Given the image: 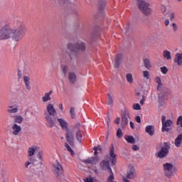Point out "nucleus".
Masks as SVG:
<instances>
[{
  "instance_id": "obj_1",
  "label": "nucleus",
  "mask_w": 182,
  "mask_h": 182,
  "mask_svg": "<svg viewBox=\"0 0 182 182\" xmlns=\"http://www.w3.org/2000/svg\"><path fill=\"white\" fill-rule=\"evenodd\" d=\"M13 27L14 29H11L6 26L0 30V41H5L6 39H9V38H11L16 42H19V41L22 40L28 30L23 22L21 21V18H14Z\"/></svg>"
},
{
  "instance_id": "obj_2",
  "label": "nucleus",
  "mask_w": 182,
  "mask_h": 182,
  "mask_svg": "<svg viewBox=\"0 0 182 182\" xmlns=\"http://www.w3.org/2000/svg\"><path fill=\"white\" fill-rule=\"evenodd\" d=\"M86 52V43L84 42L80 43H69L67 46L66 53L68 56L65 59V63H71L72 60L77 58V53Z\"/></svg>"
},
{
  "instance_id": "obj_3",
  "label": "nucleus",
  "mask_w": 182,
  "mask_h": 182,
  "mask_svg": "<svg viewBox=\"0 0 182 182\" xmlns=\"http://www.w3.org/2000/svg\"><path fill=\"white\" fill-rule=\"evenodd\" d=\"M47 112H44V116L46 122L48 123L49 127L52 128L56 124V119H53L58 113L56 109L53 107V105L48 104L46 108Z\"/></svg>"
},
{
  "instance_id": "obj_4",
  "label": "nucleus",
  "mask_w": 182,
  "mask_h": 182,
  "mask_svg": "<svg viewBox=\"0 0 182 182\" xmlns=\"http://www.w3.org/2000/svg\"><path fill=\"white\" fill-rule=\"evenodd\" d=\"M138 6V9L145 15V16H150L153 14V9L150 8V4L146 2L144 0H135Z\"/></svg>"
},
{
  "instance_id": "obj_5",
  "label": "nucleus",
  "mask_w": 182,
  "mask_h": 182,
  "mask_svg": "<svg viewBox=\"0 0 182 182\" xmlns=\"http://www.w3.org/2000/svg\"><path fill=\"white\" fill-rule=\"evenodd\" d=\"M163 168L164 171L165 177L167 178H171V177L177 174V167H175L174 165L171 163H166L163 165Z\"/></svg>"
},
{
  "instance_id": "obj_6",
  "label": "nucleus",
  "mask_w": 182,
  "mask_h": 182,
  "mask_svg": "<svg viewBox=\"0 0 182 182\" xmlns=\"http://www.w3.org/2000/svg\"><path fill=\"white\" fill-rule=\"evenodd\" d=\"M53 172L54 173L58 180H60V181H62V180H64L65 175L63 167H62V165L59 164L58 161H57L56 163L53 164Z\"/></svg>"
},
{
  "instance_id": "obj_7",
  "label": "nucleus",
  "mask_w": 182,
  "mask_h": 182,
  "mask_svg": "<svg viewBox=\"0 0 182 182\" xmlns=\"http://www.w3.org/2000/svg\"><path fill=\"white\" fill-rule=\"evenodd\" d=\"M132 119L130 117V112L127 109L121 111V127L122 129H126V126L129 124V121Z\"/></svg>"
},
{
  "instance_id": "obj_8",
  "label": "nucleus",
  "mask_w": 182,
  "mask_h": 182,
  "mask_svg": "<svg viewBox=\"0 0 182 182\" xmlns=\"http://www.w3.org/2000/svg\"><path fill=\"white\" fill-rule=\"evenodd\" d=\"M171 149L170 142H164V146H161V150L157 153L159 159H164L168 156L169 150Z\"/></svg>"
},
{
  "instance_id": "obj_9",
  "label": "nucleus",
  "mask_w": 182,
  "mask_h": 182,
  "mask_svg": "<svg viewBox=\"0 0 182 182\" xmlns=\"http://www.w3.org/2000/svg\"><path fill=\"white\" fill-rule=\"evenodd\" d=\"M93 150L95 156H92L87 159H84L82 161V163H85V164H92L94 166H96V164L99 163V160L100 158L99 157V156H97V154H99V152L97 151V148L94 147Z\"/></svg>"
},
{
  "instance_id": "obj_10",
  "label": "nucleus",
  "mask_w": 182,
  "mask_h": 182,
  "mask_svg": "<svg viewBox=\"0 0 182 182\" xmlns=\"http://www.w3.org/2000/svg\"><path fill=\"white\" fill-rule=\"evenodd\" d=\"M168 96V90L164 88L161 90V92L158 95V102L161 107L164 106L166 100H167Z\"/></svg>"
},
{
  "instance_id": "obj_11",
  "label": "nucleus",
  "mask_w": 182,
  "mask_h": 182,
  "mask_svg": "<svg viewBox=\"0 0 182 182\" xmlns=\"http://www.w3.org/2000/svg\"><path fill=\"white\" fill-rule=\"evenodd\" d=\"M161 122H162L161 132L163 133H164V132H167V133H168V132L171 130V129H170L169 127H171V124H173V121L171 119H167L166 121V115H162Z\"/></svg>"
},
{
  "instance_id": "obj_12",
  "label": "nucleus",
  "mask_w": 182,
  "mask_h": 182,
  "mask_svg": "<svg viewBox=\"0 0 182 182\" xmlns=\"http://www.w3.org/2000/svg\"><path fill=\"white\" fill-rule=\"evenodd\" d=\"M65 139L71 147H75V134L69 129H67L65 133Z\"/></svg>"
},
{
  "instance_id": "obj_13",
  "label": "nucleus",
  "mask_w": 182,
  "mask_h": 182,
  "mask_svg": "<svg viewBox=\"0 0 182 182\" xmlns=\"http://www.w3.org/2000/svg\"><path fill=\"white\" fill-rule=\"evenodd\" d=\"M100 35V27L96 26L94 31L91 33V37L90 38V43H93L96 41V37Z\"/></svg>"
},
{
  "instance_id": "obj_14",
  "label": "nucleus",
  "mask_w": 182,
  "mask_h": 182,
  "mask_svg": "<svg viewBox=\"0 0 182 182\" xmlns=\"http://www.w3.org/2000/svg\"><path fill=\"white\" fill-rule=\"evenodd\" d=\"M136 176H137V173H136V169L134 168V166H133L132 165H130L129 170L127 171V178L133 180V178H136Z\"/></svg>"
},
{
  "instance_id": "obj_15",
  "label": "nucleus",
  "mask_w": 182,
  "mask_h": 182,
  "mask_svg": "<svg viewBox=\"0 0 182 182\" xmlns=\"http://www.w3.org/2000/svg\"><path fill=\"white\" fill-rule=\"evenodd\" d=\"M109 156L112 158L111 161L114 166L116 164V157H117V155L114 154V146L113 144H111V147L109 148Z\"/></svg>"
},
{
  "instance_id": "obj_16",
  "label": "nucleus",
  "mask_w": 182,
  "mask_h": 182,
  "mask_svg": "<svg viewBox=\"0 0 182 182\" xmlns=\"http://www.w3.org/2000/svg\"><path fill=\"white\" fill-rule=\"evenodd\" d=\"M68 80L70 85H75L77 82V76L75 72H70L68 73Z\"/></svg>"
},
{
  "instance_id": "obj_17",
  "label": "nucleus",
  "mask_w": 182,
  "mask_h": 182,
  "mask_svg": "<svg viewBox=\"0 0 182 182\" xmlns=\"http://www.w3.org/2000/svg\"><path fill=\"white\" fill-rule=\"evenodd\" d=\"M123 54H117L115 58L114 68H117L120 66V63L123 61Z\"/></svg>"
},
{
  "instance_id": "obj_18",
  "label": "nucleus",
  "mask_w": 182,
  "mask_h": 182,
  "mask_svg": "<svg viewBox=\"0 0 182 182\" xmlns=\"http://www.w3.org/2000/svg\"><path fill=\"white\" fill-rule=\"evenodd\" d=\"M174 62L178 66L182 65V53H178L175 55Z\"/></svg>"
},
{
  "instance_id": "obj_19",
  "label": "nucleus",
  "mask_w": 182,
  "mask_h": 182,
  "mask_svg": "<svg viewBox=\"0 0 182 182\" xmlns=\"http://www.w3.org/2000/svg\"><path fill=\"white\" fill-rule=\"evenodd\" d=\"M12 130L13 134H14V136H18V134H19V132L22 130V128L17 124H14L12 126Z\"/></svg>"
},
{
  "instance_id": "obj_20",
  "label": "nucleus",
  "mask_w": 182,
  "mask_h": 182,
  "mask_svg": "<svg viewBox=\"0 0 182 182\" xmlns=\"http://www.w3.org/2000/svg\"><path fill=\"white\" fill-rule=\"evenodd\" d=\"M57 120H58V123L60 124V126L62 127L63 130L68 131V122L62 118H58Z\"/></svg>"
},
{
  "instance_id": "obj_21",
  "label": "nucleus",
  "mask_w": 182,
  "mask_h": 182,
  "mask_svg": "<svg viewBox=\"0 0 182 182\" xmlns=\"http://www.w3.org/2000/svg\"><path fill=\"white\" fill-rule=\"evenodd\" d=\"M58 2L60 5H63L65 11H68V9L70 8V4L69 3V0H58Z\"/></svg>"
},
{
  "instance_id": "obj_22",
  "label": "nucleus",
  "mask_w": 182,
  "mask_h": 182,
  "mask_svg": "<svg viewBox=\"0 0 182 182\" xmlns=\"http://www.w3.org/2000/svg\"><path fill=\"white\" fill-rule=\"evenodd\" d=\"M182 142V134L178 135V136L174 140V145L176 147H181Z\"/></svg>"
},
{
  "instance_id": "obj_23",
  "label": "nucleus",
  "mask_w": 182,
  "mask_h": 182,
  "mask_svg": "<svg viewBox=\"0 0 182 182\" xmlns=\"http://www.w3.org/2000/svg\"><path fill=\"white\" fill-rule=\"evenodd\" d=\"M145 132L148 133L149 136H154V127L153 125L146 126Z\"/></svg>"
},
{
  "instance_id": "obj_24",
  "label": "nucleus",
  "mask_w": 182,
  "mask_h": 182,
  "mask_svg": "<svg viewBox=\"0 0 182 182\" xmlns=\"http://www.w3.org/2000/svg\"><path fill=\"white\" fill-rule=\"evenodd\" d=\"M124 139L127 143H129L130 144H134V143H136V139L132 135H125Z\"/></svg>"
},
{
  "instance_id": "obj_25",
  "label": "nucleus",
  "mask_w": 182,
  "mask_h": 182,
  "mask_svg": "<svg viewBox=\"0 0 182 182\" xmlns=\"http://www.w3.org/2000/svg\"><path fill=\"white\" fill-rule=\"evenodd\" d=\"M100 166L103 170H107L108 167L110 166V164L109 163V161L104 160L101 161Z\"/></svg>"
},
{
  "instance_id": "obj_26",
  "label": "nucleus",
  "mask_w": 182,
  "mask_h": 182,
  "mask_svg": "<svg viewBox=\"0 0 182 182\" xmlns=\"http://www.w3.org/2000/svg\"><path fill=\"white\" fill-rule=\"evenodd\" d=\"M23 81L25 82L26 90H31V81H30L29 77L24 76L23 77Z\"/></svg>"
},
{
  "instance_id": "obj_27",
  "label": "nucleus",
  "mask_w": 182,
  "mask_h": 182,
  "mask_svg": "<svg viewBox=\"0 0 182 182\" xmlns=\"http://www.w3.org/2000/svg\"><path fill=\"white\" fill-rule=\"evenodd\" d=\"M53 93V90H50L48 92H46L45 95L42 97L43 102H48L50 100V95Z\"/></svg>"
},
{
  "instance_id": "obj_28",
  "label": "nucleus",
  "mask_w": 182,
  "mask_h": 182,
  "mask_svg": "<svg viewBox=\"0 0 182 182\" xmlns=\"http://www.w3.org/2000/svg\"><path fill=\"white\" fill-rule=\"evenodd\" d=\"M107 1L106 0H99L98 1V8L100 11H103L106 6Z\"/></svg>"
},
{
  "instance_id": "obj_29",
  "label": "nucleus",
  "mask_w": 182,
  "mask_h": 182,
  "mask_svg": "<svg viewBox=\"0 0 182 182\" xmlns=\"http://www.w3.org/2000/svg\"><path fill=\"white\" fill-rule=\"evenodd\" d=\"M76 139L79 143H82V139H83V132L78 130L76 132Z\"/></svg>"
},
{
  "instance_id": "obj_30",
  "label": "nucleus",
  "mask_w": 182,
  "mask_h": 182,
  "mask_svg": "<svg viewBox=\"0 0 182 182\" xmlns=\"http://www.w3.org/2000/svg\"><path fill=\"white\" fill-rule=\"evenodd\" d=\"M23 122V117L21 115L14 116V122L21 124Z\"/></svg>"
},
{
  "instance_id": "obj_31",
  "label": "nucleus",
  "mask_w": 182,
  "mask_h": 182,
  "mask_svg": "<svg viewBox=\"0 0 182 182\" xmlns=\"http://www.w3.org/2000/svg\"><path fill=\"white\" fill-rule=\"evenodd\" d=\"M144 65L146 69H151V64L150 63V60H149V58H145L144 60Z\"/></svg>"
},
{
  "instance_id": "obj_32",
  "label": "nucleus",
  "mask_w": 182,
  "mask_h": 182,
  "mask_svg": "<svg viewBox=\"0 0 182 182\" xmlns=\"http://www.w3.org/2000/svg\"><path fill=\"white\" fill-rule=\"evenodd\" d=\"M164 58L166 59L167 60H170L171 59V53L168 50H164L163 53Z\"/></svg>"
},
{
  "instance_id": "obj_33",
  "label": "nucleus",
  "mask_w": 182,
  "mask_h": 182,
  "mask_svg": "<svg viewBox=\"0 0 182 182\" xmlns=\"http://www.w3.org/2000/svg\"><path fill=\"white\" fill-rule=\"evenodd\" d=\"M156 82L158 84L157 90H160V88L163 86V82H161V78L160 77H156L155 78Z\"/></svg>"
},
{
  "instance_id": "obj_34",
  "label": "nucleus",
  "mask_w": 182,
  "mask_h": 182,
  "mask_svg": "<svg viewBox=\"0 0 182 182\" xmlns=\"http://www.w3.org/2000/svg\"><path fill=\"white\" fill-rule=\"evenodd\" d=\"M107 97H108L107 105H108V106H112V105H113V97H112L110 93H108Z\"/></svg>"
},
{
  "instance_id": "obj_35",
  "label": "nucleus",
  "mask_w": 182,
  "mask_h": 182,
  "mask_svg": "<svg viewBox=\"0 0 182 182\" xmlns=\"http://www.w3.org/2000/svg\"><path fill=\"white\" fill-rule=\"evenodd\" d=\"M70 114L71 119H76V113L75 112V107H70Z\"/></svg>"
},
{
  "instance_id": "obj_36",
  "label": "nucleus",
  "mask_w": 182,
  "mask_h": 182,
  "mask_svg": "<svg viewBox=\"0 0 182 182\" xmlns=\"http://www.w3.org/2000/svg\"><path fill=\"white\" fill-rule=\"evenodd\" d=\"M62 70H63V73L64 74L65 76H66V75H68V70H69V67L68 65H62Z\"/></svg>"
},
{
  "instance_id": "obj_37",
  "label": "nucleus",
  "mask_w": 182,
  "mask_h": 182,
  "mask_svg": "<svg viewBox=\"0 0 182 182\" xmlns=\"http://www.w3.org/2000/svg\"><path fill=\"white\" fill-rule=\"evenodd\" d=\"M127 82L129 83H133V75L132 73H129L126 76Z\"/></svg>"
},
{
  "instance_id": "obj_38",
  "label": "nucleus",
  "mask_w": 182,
  "mask_h": 182,
  "mask_svg": "<svg viewBox=\"0 0 182 182\" xmlns=\"http://www.w3.org/2000/svg\"><path fill=\"white\" fill-rule=\"evenodd\" d=\"M65 147H66L68 151H70V153L71 154L72 156H73V154H75V151H73V149H72V148L70 147V146H69L68 144V143L65 144Z\"/></svg>"
},
{
  "instance_id": "obj_39",
  "label": "nucleus",
  "mask_w": 182,
  "mask_h": 182,
  "mask_svg": "<svg viewBox=\"0 0 182 182\" xmlns=\"http://www.w3.org/2000/svg\"><path fill=\"white\" fill-rule=\"evenodd\" d=\"M112 122V119L110 118V115H107V127L108 132L110 130V122Z\"/></svg>"
},
{
  "instance_id": "obj_40",
  "label": "nucleus",
  "mask_w": 182,
  "mask_h": 182,
  "mask_svg": "<svg viewBox=\"0 0 182 182\" xmlns=\"http://www.w3.org/2000/svg\"><path fill=\"white\" fill-rule=\"evenodd\" d=\"M134 110H141V106H140V104L136 103L133 105Z\"/></svg>"
},
{
  "instance_id": "obj_41",
  "label": "nucleus",
  "mask_w": 182,
  "mask_h": 182,
  "mask_svg": "<svg viewBox=\"0 0 182 182\" xmlns=\"http://www.w3.org/2000/svg\"><path fill=\"white\" fill-rule=\"evenodd\" d=\"M117 136L119 137V139H121V137H123V132H122V129H118L117 131Z\"/></svg>"
},
{
  "instance_id": "obj_42",
  "label": "nucleus",
  "mask_w": 182,
  "mask_h": 182,
  "mask_svg": "<svg viewBox=\"0 0 182 182\" xmlns=\"http://www.w3.org/2000/svg\"><path fill=\"white\" fill-rule=\"evenodd\" d=\"M177 126H181L182 127V116H179L176 121Z\"/></svg>"
},
{
  "instance_id": "obj_43",
  "label": "nucleus",
  "mask_w": 182,
  "mask_h": 182,
  "mask_svg": "<svg viewBox=\"0 0 182 182\" xmlns=\"http://www.w3.org/2000/svg\"><path fill=\"white\" fill-rule=\"evenodd\" d=\"M113 180H114V174L112 173L107 178V182H113Z\"/></svg>"
},
{
  "instance_id": "obj_44",
  "label": "nucleus",
  "mask_w": 182,
  "mask_h": 182,
  "mask_svg": "<svg viewBox=\"0 0 182 182\" xmlns=\"http://www.w3.org/2000/svg\"><path fill=\"white\" fill-rule=\"evenodd\" d=\"M161 72L164 75H166L167 72H168V69L166 66L161 67Z\"/></svg>"
},
{
  "instance_id": "obj_45",
  "label": "nucleus",
  "mask_w": 182,
  "mask_h": 182,
  "mask_svg": "<svg viewBox=\"0 0 182 182\" xmlns=\"http://www.w3.org/2000/svg\"><path fill=\"white\" fill-rule=\"evenodd\" d=\"M22 70H23V68L18 67V79H21L22 77Z\"/></svg>"
},
{
  "instance_id": "obj_46",
  "label": "nucleus",
  "mask_w": 182,
  "mask_h": 182,
  "mask_svg": "<svg viewBox=\"0 0 182 182\" xmlns=\"http://www.w3.org/2000/svg\"><path fill=\"white\" fill-rule=\"evenodd\" d=\"M35 154V148H29L28 149V156H32Z\"/></svg>"
},
{
  "instance_id": "obj_47",
  "label": "nucleus",
  "mask_w": 182,
  "mask_h": 182,
  "mask_svg": "<svg viewBox=\"0 0 182 182\" xmlns=\"http://www.w3.org/2000/svg\"><path fill=\"white\" fill-rule=\"evenodd\" d=\"M8 113H18V107L7 109Z\"/></svg>"
},
{
  "instance_id": "obj_48",
  "label": "nucleus",
  "mask_w": 182,
  "mask_h": 182,
  "mask_svg": "<svg viewBox=\"0 0 182 182\" xmlns=\"http://www.w3.org/2000/svg\"><path fill=\"white\" fill-rule=\"evenodd\" d=\"M143 75H144V77H146V79H149L150 73H149V71L147 70L143 71Z\"/></svg>"
},
{
  "instance_id": "obj_49",
  "label": "nucleus",
  "mask_w": 182,
  "mask_h": 182,
  "mask_svg": "<svg viewBox=\"0 0 182 182\" xmlns=\"http://www.w3.org/2000/svg\"><path fill=\"white\" fill-rule=\"evenodd\" d=\"M181 128H182L181 126L176 127V132L178 133V135L182 134V133H181L182 129Z\"/></svg>"
},
{
  "instance_id": "obj_50",
  "label": "nucleus",
  "mask_w": 182,
  "mask_h": 182,
  "mask_svg": "<svg viewBox=\"0 0 182 182\" xmlns=\"http://www.w3.org/2000/svg\"><path fill=\"white\" fill-rule=\"evenodd\" d=\"M74 129L75 130L79 131V129H80V123H76L75 125L74 126Z\"/></svg>"
},
{
  "instance_id": "obj_51",
  "label": "nucleus",
  "mask_w": 182,
  "mask_h": 182,
  "mask_svg": "<svg viewBox=\"0 0 182 182\" xmlns=\"http://www.w3.org/2000/svg\"><path fill=\"white\" fill-rule=\"evenodd\" d=\"M135 121L136 123H141V119L140 118V116H136L135 117Z\"/></svg>"
},
{
  "instance_id": "obj_52",
  "label": "nucleus",
  "mask_w": 182,
  "mask_h": 182,
  "mask_svg": "<svg viewBox=\"0 0 182 182\" xmlns=\"http://www.w3.org/2000/svg\"><path fill=\"white\" fill-rule=\"evenodd\" d=\"M115 124H120V117H117V119L114 121Z\"/></svg>"
},
{
  "instance_id": "obj_53",
  "label": "nucleus",
  "mask_w": 182,
  "mask_h": 182,
  "mask_svg": "<svg viewBox=\"0 0 182 182\" xmlns=\"http://www.w3.org/2000/svg\"><path fill=\"white\" fill-rule=\"evenodd\" d=\"M139 146L137 145H133L132 146V150H134V151H137V150H139Z\"/></svg>"
},
{
  "instance_id": "obj_54",
  "label": "nucleus",
  "mask_w": 182,
  "mask_h": 182,
  "mask_svg": "<svg viewBox=\"0 0 182 182\" xmlns=\"http://www.w3.org/2000/svg\"><path fill=\"white\" fill-rule=\"evenodd\" d=\"M31 164H32V163L31 161H26L25 163V168H28L29 167V166H31Z\"/></svg>"
},
{
  "instance_id": "obj_55",
  "label": "nucleus",
  "mask_w": 182,
  "mask_h": 182,
  "mask_svg": "<svg viewBox=\"0 0 182 182\" xmlns=\"http://www.w3.org/2000/svg\"><path fill=\"white\" fill-rule=\"evenodd\" d=\"M172 26L173 28L174 32H176V31H177V29H178L177 24H176V23H173Z\"/></svg>"
},
{
  "instance_id": "obj_56",
  "label": "nucleus",
  "mask_w": 182,
  "mask_h": 182,
  "mask_svg": "<svg viewBox=\"0 0 182 182\" xmlns=\"http://www.w3.org/2000/svg\"><path fill=\"white\" fill-rule=\"evenodd\" d=\"M42 154H43L42 152H38V154L37 155L38 159H39V160H41V161H42Z\"/></svg>"
},
{
  "instance_id": "obj_57",
  "label": "nucleus",
  "mask_w": 182,
  "mask_h": 182,
  "mask_svg": "<svg viewBox=\"0 0 182 182\" xmlns=\"http://www.w3.org/2000/svg\"><path fill=\"white\" fill-rule=\"evenodd\" d=\"M85 182H93V178H87L86 179L84 180Z\"/></svg>"
},
{
  "instance_id": "obj_58",
  "label": "nucleus",
  "mask_w": 182,
  "mask_h": 182,
  "mask_svg": "<svg viewBox=\"0 0 182 182\" xmlns=\"http://www.w3.org/2000/svg\"><path fill=\"white\" fill-rule=\"evenodd\" d=\"M94 147L97 148V150H99L100 151H103V149L100 145H97V146H94Z\"/></svg>"
},
{
  "instance_id": "obj_59",
  "label": "nucleus",
  "mask_w": 182,
  "mask_h": 182,
  "mask_svg": "<svg viewBox=\"0 0 182 182\" xmlns=\"http://www.w3.org/2000/svg\"><path fill=\"white\" fill-rule=\"evenodd\" d=\"M107 170H108L109 174H114L113 173V171L112 170V168L109 166L107 168Z\"/></svg>"
},
{
  "instance_id": "obj_60",
  "label": "nucleus",
  "mask_w": 182,
  "mask_h": 182,
  "mask_svg": "<svg viewBox=\"0 0 182 182\" xmlns=\"http://www.w3.org/2000/svg\"><path fill=\"white\" fill-rule=\"evenodd\" d=\"M161 11L162 14H164V12H166V7L164 6H161Z\"/></svg>"
},
{
  "instance_id": "obj_61",
  "label": "nucleus",
  "mask_w": 182,
  "mask_h": 182,
  "mask_svg": "<svg viewBox=\"0 0 182 182\" xmlns=\"http://www.w3.org/2000/svg\"><path fill=\"white\" fill-rule=\"evenodd\" d=\"M176 18V16L174 15V13L171 14L170 21H173Z\"/></svg>"
},
{
  "instance_id": "obj_62",
  "label": "nucleus",
  "mask_w": 182,
  "mask_h": 182,
  "mask_svg": "<svg viewBox=\"0 0 182 182\" xmlns=\"http://www.w3.org/2000/svg\"><path fill=\"white\" fill-rule=\"evenodd\" d=\"M169 24H170V21H168V19L165 20V26H168Z\"/></svg>"
},
{
  "instance_id": "obj_63",
  "label": "nucleus",
  "mask_w": 182,
  "mask_h": 182,
  "mask_svg": "<svg viewBox=\"0 0 182 182\" xmlns=\"http://www.w3.org/2000/svg\"><path fill=\"white\" fill-rule=\"evenodd\" d=\"M129 124H130V127H131V129H134V124L133 123V122H129Z\"/></svg>"
},
{
  "instance_id": "obj_64",
  "label": "nucleus",
  "mask_w": 182,
  "mask_h": 182,
  "mask_svg": "<svg viewBox=\"0 0 182 182\" xmlns=\"http://www.w3.org/2000/svg\"><path fill=\"white\" fill-rule=\"evenodd\" d=\"M144 102H146V99H141L140 101V105H141V106H143V105H144Z\"/></svg>"
}]
</instances>
